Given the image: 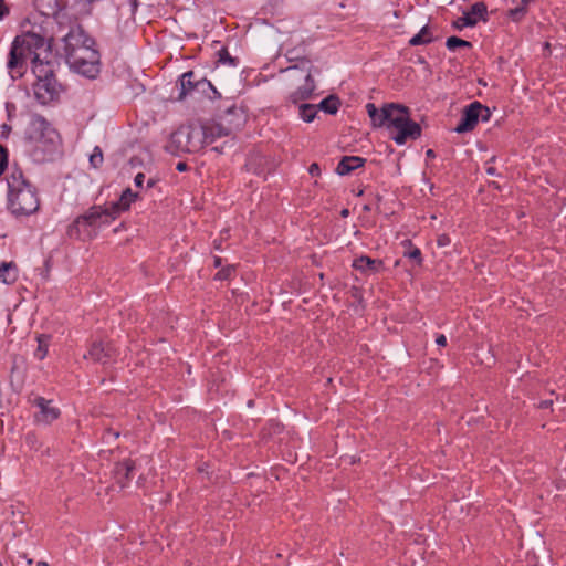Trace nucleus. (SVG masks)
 <instances>
[{
  "label": "nucleus",
  "mask_w": 566,
  "mask_h": 566,
  "mask_svg": "<svg viewBox=\"0 0 566 566\" xmlns=\"http://www.w3.org/2000/svg\"><path fill=\"white\" fill-rule=\"evenodd\" d=\"M451 243V239L448 234H440L437 239V244L440 248H444Z\"/></svg>",
  "instance_id": "obj_34"
},
{
  "label": "nucleus",
  "mask_w": 566,
  "mask_h": 566,
  "mask_svg": "<svg viewBox=\"0 0 566 566\" xmlns=\"http://www.w3.org/2000/svg\"><path fill=\"white\" fill-rule=\"evenodd\" d=\"M135 470V462L130 459H125L116 463L114 469V475L116 482L120 485V488H125L126 484L130 481V474Z\"/></svg>",
  "instance_id": "obj_17"
},
{
  "label": "nucleus",
  "mask_w": 566,
  "mask_h": 566,
  "mask_svg": "<svg viewBox=\"0 0 566 566\" xmlns=\"http://www.w3.org/2000/svg\"><path fill=\"white\" fill-rule=\"evenodd\" d=\"M64 51L66 59L69 53H74L81 49L95 45L93 39H91L81 28L71 29L70 32L64 36Z\"/></svg>",
  "instance_id": "obj_9"
},
{
  "label": "nucleus",
  "mask_w": 566,
  "mask_h": 566,
  "mask_svg": "<svg viewBox=\"0 0 566 566\" xmlns=\"http://www.w3.org/2000/svg\"><path fill=\"white\" fill-rule=\"evenodd\" d=\"M115 348L111 344H104L103 342H95L91 345L87 355L84 358H91L92 360L101 364H108L115 356Z\"/></svg>",
  "instance_id": "obj_13"
},
{
  "label": "nucleus",
  "mask_w": 566,
  "mask_h": 566,
  "mask_svg": "<svg viewBox=\"0 0 566 566\" xmlns=\"http://www.w3.org/2000/svg\"><path fill=\"white\" fill-rule=\"evenodd\" d=\"M41 51H48L43 36L33 32L17 36L12 42L7 62L11 77H21L27 70V61L30 60L32 64L41 56Z\"/></svg>",
  "instance_id": "obj_2"
},
{
  "label": "nucleus",
  "mask_w": 566,
  "mask_h": 566,
  "mask_svg": "<svg viewBox=\"0 0 566 566\" xmlns=\"http://www.w3.org/2000/svg\"><path fill=\"white\" fill-rule=\"evenodd\" d=\"M247 167L249 170L253 169V160L252 159L247 164Z\"/></svg>",
  "instance_id": "obj_49"
},
{
  "label": "nucleus",
  "mask_w": 566,
  "mask_h": 566,
  "mask_svg": "<svg viewBox=\"0 0 566 566\" xmlns=\"http://www.w3.org/2000/svg\"><path fill=\"white\" fill-rule=\"evenodd\" d=\"M176 169H177L178 171H186V170L188 169V166H187V164H186V163L180 161V163H178V164H177Z\"/></svg>",
  "instance_id": "obj_41"
},
{
  "label": "nucleus",
  "mask_w": 566,
  "mask_h": 566,
  "mask_svg": "<svg viewBox=\"0 0 566 566\" xmlns=\"http://www.w3.org/2000/svg\"><path fill=\"white\" fill-rule=\"evenodd\" d=\"M8 165V153L6 147L0 145V176L4 172Z\"/></svg>",
  "instance_id": "obj_30"
},
{
  "label": "nucleus",
  "mask_w": 566,
  "mask_h": 566,
  "mask_svg": "<svg viewBox=\"0 0 566 566\" xmlns=\"http://www.w3.org/2000/svg\"><path fill=\"white\" fill-rule=\"evenodd\" d=\"M32 72L35 75L36 81L54 76L52 64L49 61H43L41 56L32 63Z\"/></svg>",
  "instance_id": "obj_20"
},
{
  "label": "nucleus",
  "mask_w": 566,
  "mask_h": 566,
  "mask_svg": "<svg viewBox=\"0 0 566 566\" xmlns=\"http://www.w3.org/2000/svg\"><path fill=\"white\" fill-rule=\"evenodd\" d=\"M446 45L451 51H454L457 48H471L472 46V44L469 41L462 40L457 36L448 38Z\"/></svg>",
  "instance_id": "obj_27"
},
{
  "label": "nucleus",
  "mask_w": 566,
  "mask_h": 566,
  "mask_svg": "<svg viewBox=\"0 0 566 566\" xmlns=\"http://www.w3.org/2000/svg\"><path fill=\"white\" fill-rule=\"evenodd\" d=\"M50 336L48 335H40L38 337L39 346L36 350L34 352V356L42 360L48 355V345H49Z\"/></svg>",
  "instance_id": "obj_24"
},
{
  "label": "nucleus",
  "mask_w": 566,
  "mask_h": 566,
  "mask_svg": "<svg viewBox=\"0 0 566 566\" xmlns=\"http://www.w3.org/2000/svg\"><path fill=\"white\" fill-rule=\"evenodd\" d=\"M70 67L88 78H95L101 71L99 53L94 45L69 53Z\"/></svg>",
  "instance_id": "obj_6"
},
{
  "label": "nucleus",
  "mask_w": 566,
  "mask_h": 566,
  "mask_svg": "<svg viewBox=\"0 0 566 566\" xmlns=\"http://www.w3.org/2000/svg\"><path fill=\"white\" fill-rule=\"evenodd\" d=\"M308 172L312 176H318L321 174V168H319L318 164H316V163L311 164V166L308 167Z\"/></svg>",
  "instance_id": "obj_35"
},
{
  "label": "nucleus",
  "mask_w": 566,
  "mask_h": 566,
  "mask_svg": "<svg viewBox=\"0 0 566 566\" xmlns=\"http://www.w3.org/2000/svg\"><path fill=\"white\" fill-rule=\"evenodd\" d=\"M286 71L291 82L297 84V87L289 95V99L293 104H297L301 101L311 98L315 90V82L311 72L297 66L289 67Z\"/></svg>",
  "instance_id": "obj_8"
},
{
  "label": "nucleus",
  "mask_w": 566,
  "mask_h": 566,
  "mask_svg": "<svg viewBox=\"0 0 566 566\" xmlns=\"http://www.w3.org/2000/svg\"><path fill=\"white\" fill-rule=\"evenodd\" d=\"M340 216H342L343 218H347V217L349 216V210H348V209H343V210L340 211Z\"/></svg>",
  "instance_id": "obj_45"
},
{
  "label": "nucleus",
  "mask_w": 566,
  "mask_h": 566,
  "mask_svg": "<svg viewBox=\"0 0 566 566\" xmlns=\"http://www.w3.org/2000/svg\"><path fill=\"white\" fill-rule=\"evenodd\" d=\"M480 108L479 102L471 103L463 111L462 117L458 126L454 128V130L459 134L467 133L472 130L476 124L479 123V113H476V109Z\"/></svg>",
  "instance_id": "obj_14"
},
{
  "label": "nucleus",
  "mask_w": 566,
  "mask_h": 566,
  "mask_svg": "<svg viewBox=\"0 0 566 566\" xmlns=\"http://www.w3.org/2000/svg\"><path fill=\"white\" fill-rule=\"evenodd\" d=\"M524 6L531 2V0H521Z\"/></svg>",
  "instance_id": "obj_52"
},
{
  "label": "nucleus",
  "mask_w": 566,
  "mask_h": 566,
  "mask_svg": "<svg viewBox=\"0 0 566 566\" xmlns=\"http://www.w3.org/2000/svg\"><path fill=\"white\" fill-rule=\"evenodd\" d=\"M36 566H49L46 562H39Z\"/></svg>",
  "instance_id": "obj_51"
},
{
  "label": "nucleus",
  "mask_w": 566,
  "mask_h": 566,
  "mask_svg": "<svg viewBox=\"0 0 566 566\" xmlns=\"http://www.w3.org/2000/svg\"><path fill=\"white\" fill-rule=\"evenodd\" d=\"M426 155H427L428 157H434V151H433L432 149H428V150H427V153H426Z\"/></svg>",
  "instance_id": "obj_46"
},
{
  "label": "nucleus",
  "mask_w": 566,
  "mask_h": 566,
  "mask_svg": "<svg viewBox=\"0 0 566 566\" xmlns=\"http://www.w3.org/2000/svg\"><path fill=\"white\" fill-rule=\"evenodd\" d=\"M317 114L316 107L312 104H302L300 106V116L306 123H311Z\"/></svg>",
  "instance_id": "obj_25"
},
{
  "label": "nucleus",
  "mask_w": 566,
  "mask_h": 566,
  "mask_svg": "<svg viewBox=\"0 0 566 566\" xmlns=\"http://www.w3.org/2000/svg\"><path fill=\"white\" fill-rule=\"evenodd\" d=\"M114 438V439H117L119 437V432L118 431H113V430H107L106 434H105V439H109V438Z\"/></svg>",
  "instance_id": "obj_40"
},
{
  "label": "nucleus",
  "mask_w": 566,
  "mask_h": 566,
  "mask_svg": "<svg viewBox=\"0 0 566 566\" xmlns=\"http://www.w3.org/2000/svg\"><path fill=\"white\" fill-rule=\"evenodd\" d=\"M227 60L232 61V59L229 56V53L226 49H222L219 51V61L226 62Z\"/></svg>",
  "instance_id": "obj_37"
},
{
  "label": "nucleus",
  "mask_w": 566,
  "mask_h": 566,
  "mask_svg": "<svg viewBox=\"0 0 566 566\" xmlns=\"http://www.w3.org/2000/svg\"><path fill=\"white\" fill-rule=\"evenodd\" d=\"M130 3H132V6H133V8H134V9H136V8H137V4H138V3H137V0H130Z\"/></svg>",
  "instance_id": "obj_50"
},
{
  "label": "nucleus",
  "mask_w": 566,
  "mask_h": 566,
  "mask_svg": "<svg viewBox=\"0 0 566 566\" xmlns=\"http://www.w3.org/2000/svg\"><path fill=\"white\" fill-rule=\"evenodd\" d=\"M116 219V208L93 206L84 214L78 216L72 226L70 232H81L83 228H97L107 224Z\"/></svg>",
  "instance_id": "obj_7"
},
{
  "label": "nucleus",
  "mask_w": 566,
  "mask_h": 566,
  "mask_svg": "<svg viewBox=\"0 0 566 566\" xmlns=\"http://www.w3.org/2000/svg\"><path fill=\"white\" fill-rule=\"evenodd\" d=\"M214 265L216 266H220L221 265V259L220 258H216L214 259Z\"/></svg>",
  "instance_id": "obj_48"
},
{
  "label": "nucleus",
  "mask_w": 566,
  "mask_h": 566,
  "mask_svg": "<svg viewBox=\"0 0 566 566\" xmlns=\"http://www.w3.org/2000/svg\"><path fill=\"white\" fill-rule=\"evenodd\" d=\"M476 113L480 114L479 120L488 122L490 119V116H491L490 109L486 106H483L481 103H480V108L476 109Z\"/></svg>",
  "instance_id": "obj_32"
},
{
  "label": "nucleus",
  "mask_w": 566,
  "mask_h": 566,
  "mask_svg": "<svg viewBox=\"0 0 566 566\" xmlns=\"http://www.w3.org/2000/svg\"><path fill=\"white\" fill-rule=\"evenodd\" d=\"M387 129L397 145H403L408 139L416 140L421 136L420 125L410 119L409 108L403 105H399L395 115L391 116Z\"/></svg>",
  "instance_id": "obj_5"
},
{
  "label": "nucleus",
  "mask_w": 566,
  "mask_h": 566,
  "mask_svg": "<svg viewBox=\"0 0 566 566\" xmlns=\"http://www.w3.org/2000/svg\"><path fill=\"white\" fill-rule=\"evenodd\" d=\"M486 6L483 2L474 3L468 12L453 22V27L461 30L464 27H474L479 20H485Z\"/></svg>",
  "instance_id": "obj_12"
},
{
  "label": "nucleus",
  "mask_w": 566,
  "mask_h": 566,
  "mask_svg": "<svg viewBox=\"0 0 566 566\" xmlns=\"http://www.w3.org/2000/svg\"><path fill=\"white\" fill-rule=\"evenodd\" d=\"M398 107L399 104L390 103L384 105L382 108L378 111L375 104L368 103L366 105V111L368 113V116L370 117L374 127H388L389 123L391 122V116L395 115Z\"/></svg>",
  "instance_id": "obj_10"
},
{
  "label": "nucleus",
  "mask_w": 566,
  "mask_h": 566,
  "mask_svg": "<svg viewBox=\"0 0 566 566\" xmlns=\"http://www.w3.org/2000/svg\"><path fill=\"white\" fill-rule=\"evenodd\" d=\"M25 139L30 151L39 160H46L60 144L59 133L41 116L32 118L27 130Z\"/></svg>",
  "instance_id": "obj_3"
},
{
  "label": "nucleus",
  "mask_w": 566,
  "mask_h": 566,
  "mask_svg": "<svg viewBox=\"0 0 566 566\" xmlns=\"http://www.w3.org/2000/svg\"><path fill=\"white\" fill-rule=\"evenodd\" d=\"M365 159L357 156H345L343 159L338 163L336 167V172L340 176L348 175L356 168H359L364 165Z\"/></svg>",
  "instance_id": "obj_19"
},
{
  "label": "nucleus",
  "mask_w": 566,
  "mask_h": 566,
  "mask_svg": "<svg viewBox=\"0 0 566 566\" xmlns=\"http://www.w3.org/2000/svg\"><path fill=\"white\" fill-rule=\"evenodd\" d=\"M90 163L92 167L97 168L103 163V153L99 147H95L93 154L90 156Z\"/></svg>",
  "instance_id": "obj_29"
},
{
  "label": "nucleus",
  "mask_w": 566,
  "mask_h": 566,
  "mask_svg": "<svg viewBox=\"0 0 566 566\" xmlns=\"http://www.w3.org/2000/svg\"><path fill=\"white\" fill-rule=\"evenodd\" d=\"M18 279V268L14 262H2L0 264V282L12 284Z\"/></svg>",
  "instance_id": "obj_22"
},
{
  "label": "nucleus",
  "mask_w": 566,
  "mask_h": 566,
  "mask_svg": "<svg viewBox=\"0 0 566 566\" xmlns=\"http://www.w3.org/2000/svg\"><path fill=\"white\" fill-rule=\"evenodd\" d=\"M338 99L329 96L321 102L319 107L328 114H335L338 111Z\"/></svg>",
  "instance_id": "obj_26"
},
{
  "label": "nucleus",
  "mask_w": 566,
  "mask_h": 566,
  "mask_svg": "<svg viewBox=\"0 0 566 566\" xmlns=\"http://www.w3.org/2000/svg\"><path fill=\"white\" fill-rule=\"evenodd\" d=\"M137 198H138V193L133 192L129 188H127L126 190L123 191L119 200L117 202L112 203L109 207L116 208V218H117L118 214L122 211L127 210L130 207V205L137 200Z\"/></svg>",
  "instance_id": "obj_21"
},
{
  "label": "nucleus",
  "mask_w": 566,
  "mask_h": 566,
  "mask_svg": "<svg viewBox=\"0 0 566 566\" xmlns=\"http://www.w3.org/2000/svg\"><path fill=\"white\" fill-rule=\"evenodd\" d=\"M523 13H524V8L523 7L522 8H515V9L510 11V14L512 17H514L515 14H523Z\"/></svg>",
  "instance_id": "obj_42"
},
{
  "label": "nucleus",
  "mask_w": 566,
  "mask_h": 566,
  "mask_svg": "<svg viewBox=\"0 0 566 566\" xmlns=\"http://www.w3.org/2000/svg\"><path fill=\"white\" fill-rule=\"evenodd\" d=\"M405 256L415 260L417 264H421L422 258H421V251L418 248H413L409 252H405Z\"/></svg>",
  "instance_id": "obj_31"
},
{
  "label": "nucleus",
  "mask_w": 566,
  "mask_h": 566,
  "mask_svg": "<svg viewBox=\"0 0 566 566\" xmlns=\"http://www.w3.org/2000/svg\"><path fill=\"white\" fill-rule=\"evenodd\" d=\"M205 127L207 128V135H208L207 144L212 143L213 138L216 136L220 137L223 135H229V132L219 125L210 126V127L205 126Z\"/></svg>",
  "instance_id": "obj_28"
},
{
  "label": "nucleus",
  "mask_w": 566,
  "mask_h": 566,
  "mask_svg": "<svg viewBox=\"0 0 566 566\" xmlns=\"http://www.w3.org/2000/svg\"><path fill=\"white\" fill-rule=\"evenodd\" d=\"M8 206L15 217L30 216L39 210L40 200L35 188L19 168H11L7 178Z\"/></svg>",
  "instance_id": "obj_1"
},
{
  "label": "nucleus",
  "mask_w": 566,
  "mask_h": 566,
  "mask_svg": "<svg viewBox=\"0 0 566 566\" xmlns=\"http://www.w3.org/2000/svg\"><path fill=\"white\" fill-rule=\"evenodd\" d=\"M436 344L438 346H446L447 345L446 336L443 334L438 335V337L436 338Z\"/></svg>",
  "instance_id": "obj_39"
},
{
  "label": "nucleus",
  "mask_w": 566,
  "mask_h": 566,
  "mask_svg": "<svg viewBox=\"0 0 566 566\" xmlns=\"http://www.w3.org/2000/svg\"><path fill=\"white\" fill-rule=\"evenodd\" d=\"M195 73L192 71H188L181 75L180 78V93L178 95V99L182 101L187 95H189L192 91H195L198 87H205L210 86V83L202 80L195 81Z\"/></svg>",
  "instance_id": "obj_16"
},
{
  "label": "nucleus",
  "mask_w": 566,
  "mask_h": 566,
  "mask_svg": "<svg viewBox=\"0 0 566 566\" xmlns=\"http://www.w3.org/2000/svg\"><path fill=\"white\" fill-rule=\"evenodd\" d=\"M353 266L363 273H377L382 266V261L363 255L354 260Z\"/></svg>",
  "instance_id": "obj_18"
},
{
  "label": "nucleus",
  "mask_w": 566,
  "mask_h": 566,
  "mask_svg": "<svg viewBox=\"0 0 566 566\" xmlns=\"http://www.w3.org/2000/svg\"><path fill=\"white\" fill-rule=\"evenodd\" d=\"M232 271H234L233 266H228L226 269H222L220 270L217 274H216V279L217 280H227L230 277Z\"/></svg>",
  "instance_id": "obj_33"
},
{
  "label": "nucleus",
  "mask_w": 566,
  "mask_h": 566,
  "mask_svg": "<svg viewBox=\"0 0 566 566\" xmlns=\"http://www.w3.org/2000/svg\"><path fill=\"white\" fill-rule=\"evenodd\" d=\"M486 172H488L489 175H494L495 169H494L493 167H489V168L486 169Z\"/></svg>",
  "instance_id": "obj_47"
},
{
  "label": "nucleus",
  "mask_w": 566,
  "mask_h": 566,
  "mask_svg": "<svg viewBox=\"0 0 566 566\" xmlns=\"http://www.w3.org/2000/svg\"><path fill=\"white\" fill-rule=\"evenodd\" d=\"M32 403L39 408V412L34 416L39 423L50 424L60 417V409L52 403V400L35 397Z\"/></svg>",
  "instance_id": "obj_11"
},
{
  "label": "nucleus",
  "mask_w": 566,
  "mask_h": 566,
  "mask_svg": "<svg viewBox=\"0 0 566 566\" xmlns=\"http://www.w3.org/2000/svg\"><path fill=\"white\" fill-rule=\"evenodd\" d=\"M9 12L8 8L4 4V0H0V20L3 19Z\"/></svg>",
  "instance_id": "obj_38"
},
{
  "label": "nucleus",
  "mask_w": 566,
  "mask_h": 566,
  "mask_svg": "<svg viewBox=\"0 0 566 566\" xmlns=\"http://www.w3.org/2000/svg\"><path fill=\"white\" fill-rule=\"evenodd\" d=\"M156 185V180L154 178H150L148 181H147V188H151Z\"/></svg>",
  "instance_id": "obj_44"
},
{
  "label": "nucleus",
  "mask_w": 566,
  "mask_h": 566,
  "mask_svg": "<svg viewBox=\"0 0 566 566\" xmlns=\"http://www.w3.org/2000/svg\"><path fill=\"white\" fill-rule=\"evenodd\" d=\"M55 84L56 82L54 76L48 77L45 80L35 81L33 88L36 98L43 104L52 101L54 95L56 94Z\"/></svg>",
  "instance_id": "obj_15"
},
{
  "label": "nucleus",
  "mask_w": 566,
  "mask_h": 566,
  "mask_svg": "<svg viewBox=\"0 0 566 566\" xmlns=\"http://www.w3.org/2000/svg\"><path fill=\"white\" fill-rule=\"evenodd\" d=\"M207 138L205 126L180 127L171 134L166 150L177 156L182 153H197L207 144Z\"/></svg>",
  "instance_id": "obj_4"
},
{
  "label": "nucleus",
  "mask_w": 566,
  "mask_h": 566,
  "mask_svg": "<svg viewBox=\"0 0 566 566\" xmlns=\"http://www.w3.org/2000/svg\"><path fill=\"white\" fill-rule=\"evenodd\" d=\"M432 41L430 31L428 27H423L419 33H417L415 36H412L409 41V44L412 46L416 45H422L430 43Z\"/></svg>",
  "instance_id": "obj_23"
},
{
  "label": "nucleus",
  "mask_w": 566,
  "mask_h": 566,
  "mask_svg": "<svg viewBox=\"0 0 566 566\" xmlns=\"http://www.w3.org/2000/svg\"><path fill=\"white\" fill-rule=\"evenodd\" d=\"M553 405V401L552 400H543L541 403H539V408H549L551 406Z\"/></svg>",
  "instance_id": "obj_43"
},
{
  "label": "nucleus",
  "mask_w": 566,
  "mask_h": 566,
  "mask_svg": "<svg viewBox=\"0 0 566 566\" xmlns=\"http://www.w3.org/2000/svg\"><path fill=\"white\" fill-rule=\"evenodd\" d=\"M144 180H145V175L143 172L137 174L134 179L135 186L138 188L143 187Z\"/></svg>",
  "instance_id": "obj_36"
}]
</instances>
